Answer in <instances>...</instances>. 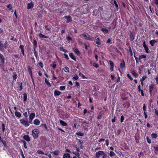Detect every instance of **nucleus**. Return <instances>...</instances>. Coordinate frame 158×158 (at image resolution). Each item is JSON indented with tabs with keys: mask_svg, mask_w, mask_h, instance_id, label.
<instances>
[{
	"mask_svg": "<svg viewBox=\"0 0 158 158\" xmlns=\"http://www.w3.org/2000/svg\"><path fill=\"white\" fill-rule=\"evenodd\" d=\"M40 122L37 118L35 119L33 121V123L36 125H39L40 124Z\"/></svg>",
	"mask_w": 158,
	"mask_h": 158,
	"instance_id": "obj_19",
	"label": "nucleus"
},
{
	"mask_svg": "<svg viewBox=\"0 0 158 158\" xmlns=\"http://www.w3.org/2000/svg\"><path fill=\"white\" fill-rule=\"evenodd\" d=\"M101 30L102 31L104 34H106L108 32V30L106 28H102L101 29Z\"/></svg>",
	"mask_w": 158,
	"mask_h": 158,
	"instance_id": "obj_36",
	"label": "nucleus"
},
{
	"mask_svg": "<svg viewBox=\"0 0 158 158\" xmlns=\"http://www.w3.org/2000/svg\"><path fill=\"white\" fill-rule=\"evenodd\" d=\"M155 79L156 80V84H158V74L156 76Z\"/></svg>",
	"mask_w": 158,
	"mask_h": 158,
	"instance_id": "obj_61",
	"label": "nucleus"
},
{
	"mask_svg": "<svg viewBox=\"0 0 158 158\" xmlns=\"http://www.w3.org/2000/svg\"><path fill=\"white\" fill-rule=\"evenodd\" d=\"M39 36L40 38H48L49 37L48 36L45 35L41 33H40L39 34Z\"/></svg>",
	"mask_w": 158,
	"mask_h": 158,
	"instance_id": "obj_16",
	"label": "nucleus"
},
{
	"mask_svg": "<svg viewBox=\"0 0 158 158\" xmlns=\"http://www.w3.org/2000/svg\"><path fill=\"white\" fill-rule=\"evenodd\" d=\"M0 59L1 60L2 63H4L5 62V58L3 55L0 53Z\"/></svg>",
	"mask_w": 158,
	"mask_h": 158,
	"instance_id": "obj_22",
	"label": "nucleus"
},
{
	"mask_svg": "<svg viewBox=\"0 0 158 158\" xmlns=\"http://www.w3.org/2000/svg\"><path fill=\"white\" fill-rule=\"evenodd\" d=\"M146 104H143V109L144 111V113L146 112Z\"/></svg>",
	"mask_w": 158,
	"mask_h": 158,
	"instance_id": "obj_53",
	"label": "nucleus"
},
{
	"mask_svg": "<svg viewBox=\"0 0 158 158\" xmlns=\"http://www.w3.org/2000/svg\"><path fill=\"white\" fill-rule=\"evenodd\" d=\"M154 85L152 84L151 85H150L149 86V92L150 94H152V91L154 88Z\"/></svg>",
	"mask_w": 158,
	"mask_h": 158,
	"instance_id": "obj_11",
	"label": "nucleus"
},
{
	"mask_svg": "<svg viewBox=\"0 0 158 158\" xmlns=\"http://www.w3.org/2000/svg\"><path fill=\"white\" fill-rule=\"evenodd\" d=\"M75 134L77 135L82 136L84 135V133L83 132H77Z\"/></svg>",
	"mask_w": 158,
	"mask_h": 158,
	"instance_id": "obj_43",
	"label": "nucleus"
},
{
	"mask_svg": "<svg viewBox=\"0 0 158 158\" xmlns=\"http://www.w3.org/2000/svg\"><path fill=\"white\" fill-rule=\"evenodd\" d=\"M23 115H24V116L25 117V119H27L28 115H27V112H24L23 113Z\"/></svg>",
	"mask_w": 158,
	"mask_h": 158,
	"instance_id": "obj_55",
	"label": "nucleus"
},
{
	"mask_svg": "<svg viewBox=\"0 0 158 158\" xmlns=\"http://www.w3.org/2000/svg\"><path fill=\"white\" fill-rule=\"evenodd\" d=\"M8 45L7 42V41H6L4 44L3 45V47H4L5 49L7 48V46Z\"/></svg>",
	"mask_w": 158,
	"mask_h": 158,
	"instance_id": "obj_54",
	"label": "nucleus"
},
{
	"mask_svg": "<svg viewBox=\"0 0 158 158\" xmlns=\"http://www.w3.org/2000/svg\"><path fill=\"white\" fill-rule=\"evenodd\" d=\"M73 51L78 56H80L81 55L80 52L77 48H73Z\"/></svg>",
	"mask_w": 158,
	"mask_h": 158,
	"instance_id": "obj_12",
	"label": "nucleus"
},
{
	"mask_svg": "<svg viewBox=\"0 0 158 158\" xmlns=\"http://www.w3.org/2000/svg\"><path fill=\"white\" fill-rule=\"evenodd\" d=\"M127 76L128 78H129L131 81L133 80V78L129 74H127Z\"/></svg>",
	"mask_w": 158,
	"mask_h": 158,
	"instance_id": "obj_51",
	"label": "nucleus"
},
{
	"mask_svg": "<svg viewBox=\"0 0 158 158\" xmlns=\"http://www.w3.org/2000/svg\"><path fill=\"white\" fill-rule=\"evenodd\" d=\"M146 139L148 143L149 144H150L151 143V140L148 136L146 137Z\"/></svg>",
	"mask_w": 158,
	"mask_h": 158,
	"instance_id": "obj_49",
	"label": "nucleus"
},
{
	"mask_svg": "<svg viewBox=\"0 0 158 158\" xmlns=\"http://www.w3.org/2000/svg\"><path fill=\"white\" fill-rule=\"evenodd\" d=\"M34 7V4L32 2L29 3L27 5V9L28 10Z\"/></svg>",
	"mask_w": 158,
	"mask_h": 158,
	"instance_id": "obj_9",
	"label": "nucleus"
},
{
	"mask_svg": "<svg viewBox=\"0 0 158 158\" xmlns=\"http://www.w3.org/2000/svg\"><path fill=\"white\" fill-rule=\"evenodd\" d=\"M15 116L18 118H20L21 116V114L20 112L15 111Z\"/></svg>",
	"mask_w": 158,
	"mask_h": 158,
	"instance_id": "obj_25",
	"label": "nucleus"
},
{
	"mask_svg": "<svg viewBox=\"0 0 158 158\" xmlns=\"http://www.w3.org/2000/svg\"><path fill=\"white\" fill-rule=\"evenodd\" d=\"M51 153H53L55 155L58 156L59 154V151L58 150H55L53 152H51Z\"/></svg>",
	"mask_w": 158,
	"mask_h": 158,
	"instance_id": "obj_37",
	"label": "nucleus"
},
{
	"mask_svg": "<svg viewBox=\"0 0 158 158\" xmlns=\"http://www.w3.org/2000/svg\"><path fill=\"white\" fill-rule=\"evenodd\" d=\"M70 155L68 153H64L63 157V158H70Z\"/></svg>",
	"mask_w": 158,
	"mask_h": 158,
	"instance_id": "obj_20",
	"label": "nucleus"
},
{
	"mask_svg": "<svg viewBox=\"0 0 158 158\" xmlns=\"http://www.w3.org/2000/svg\"><path fill=\"white\" fill-rule=\"evenodd\" d=\"M19 48L21 49V52L23 54V56H24V47L23 45H21L19 47Z\"/></svg>",
	"mask_w": 158,
	"mask_h": 158,
	"instance_id": "obj_26",
	"label": "nucleus"
},
{
	"mask_svg": "<svg viewBox=\"0 0 158 158\" xmlns=\"http://www.w3.org/2000/svg\"><path fill=\"white\" fill-rule=\"evenodd\" d=\"M81 123L83 126H84L85 125H88L89 124V121L85 120L82 122H81Z\"/></svg>",
	"mask_w": 158,
	"mask_h": 158,
	"instance_id": "obj_44",
	"label": "nucleus"
},
{
	"mask_svg": "<svg viewBox=\"0 0 158 158\" xmlns=\"http://www.w3.org/2000/svg\"><path fill=\"white\" fill-rule=\"evenodd\" d=\"M45 82L48 87H49L51 86V85L50 83L48 81V80L47 78L45 79Z\"/></svg>",
	"mask_w": 158,
	"mask_h": 158,
	"instance_id": "obj_23",
	"label": "nucleus"
},
{
	"mask_svg": "<svg viewBox=\"0 0 158 158\" xmlns=\"http://www.w3.org/2000/svg\"><path fill=\"white\" fill-rule=\"evenodd\" d=\"M12 77L13 78V82H15L16 81V79L17 78V75L16 72H14L13 73Z\"/></svg>",
	"mask_w": 158,
	"mask_h": 158,
	"instance_id": "obj_14",
	"label": "nucleus"
},
{
	"mask_svg": "<svg viewBox=\"0 0 158 158\" xmlns=\"http://www.w3.org/2000/svg\"><path fill=\"white\" fill-rule=\"evenodd\" d=\"M39 132V130L37 129H34L32 130V134L34 139H36L38 137V135Z\"/></svg>",
	"mask_w": 158,
	"mask_h": 158,
	"instance_id": "obj_2",
	"label": "nucleus"
},
{
	"mask_svg": "<svg viewBox=\"0 0 158 158\" xmlns=\"http://www.w3.org/2000/svg\"><path fill=\"white\" fill-rule=\"evenodd\" d=\"M37 153L39 154H44V153L40 150H38Z\"/></svg>",
	"mask_w": 158,
	"mask_h": 158,
	"instance_id": "obj_52",
	"label": "nucleus"
},
{
	"mask_svg": "<svg viewBox=\"0 0 158 158\" xmlns=\"http://www.w3.org/2000/svg\"><path fill=\"white\" fill-rule=\"evenodd\" d=\"M114 4L115 8L116 9V10L118 11V4L117 3V2L115 0H114Z\"/></svg>",
	"mask_w": 158,
	"mask_h": 158,
	"instance_id": "obj_30",
	"label": "nucleus"
},
{
	"mask_svg": "<svg viewBox=\"0 0 158 158\" xmlns=\"http://www.w3.org/2000/svg\"><path fill=\"white\" fill-rule=\"evenodd\" d=\"M79 142H78L77 144L79 146V148L81 149H83V146L82 145V143L81 142V140L80 139H78Z\"/></svg>",
	"mask_w": 158,
	"mask_h": 158,
	"instance_id": "obj_15",
	"label": "nucleus"
},
{
	"mask_svg": "<svg viewBox=\"0 0 158 158\" xmlns=\"http://www.w3.org/2000/svg\"><path fill=\"white\" fill-rule=\"evenodd\" d=\"M21 142L23 143L24 147L25 149H27V143L24 139H21Z\"/></svg>",
	"mask_w": 158,
	"mask_h": 158,
	"instance_id": "obj_24",
	"label": "nucleus"
},
{
	"mask_svg": "<svg viewBox=\"0 0 158 158\" xmlns=\"http://www.w3.org/2000/svg\"><path fill=\"white\" fill-rule=\"evenodd\" d=\"M69 56L72 59L75 61H76V58H75V57L74 56V55L73 54V53H69Z\"/></svg>",
	"mask_w": 158,
	"mask_h": 158,
	"instance_id": "obj_17",
	"label": "nucleus"
},
{
	"mask_svg": "<svg viewBox=\"0 0 158 158\" xmlns=\"http://www.w3.org/2000/svg\"><path fill=\"white\" fill-rule=\"evenodd\" d=\"M109 63L110 64V70L111 72L114 71V64L112 61L109 60Z\"/></svg>",
	"mask_w": 158,
	"mask_h": 158,
	"instance_id": "obj_8",
	"label": "nucleus"
},
{
	"mask_svg": "<svg viewBox=\"0 0 158 158\" xmlns=\"http://www.w3.org/2000/svg\"><path fill=\"white\" fill-rule=\"evenodd\" d=\"M143 46L144 48V49L145 51L147 53H149V48L148 47L147 45L146 44V42L145 41H144L143 42Z\"/></svg>",
	"mask_w": 158,
	"mask_h": 158,
	"instance_id": "obj_5",
	"label": "nucleus"
},
{
	"mask_svg": "<svg viewBox=\"0 0 158 158\" xmlns=\"http://www.w3.org/2000/svg\"><path fill=\"white\" fill-rule=\"evenodd\" d=\"M80 36H82L84 37L86 40L93 41V37L90 35L86 33H83L80 35Z\"/></svg>",
	"mask_w": 158,
	"mask_h": 158,
	"instance_id": "obj_1",
	"label": "nucleus"
},
{
	"mask_svg": "<svg viewBox=\"0 0 158 158\" xmlns=\"http://www.w3.org/2000/svg\"><path fill=\"white\" fill-rule=\"evenodd\" d=\"M33 44L34 47V48H36L37 47V42L35 39L33 40Z\"/></svg>",
	"mask_w": 158,
	"mask_h": 158,
	"instance_id": "obj_32",
	"label": "nucleus"
},
{
	"mask_svg": "<svg viewBox=\"0 0 158 158\" xmlns=\"http://www.w3.org/2000/svg\"><path fill=\"white\" fill-rule=\"evenodd\" d=\"M124 120V117L123 115H121L120 118V122L121 123H122L123 122Z\"/></svg>",
	"mask_w": 158,
	"mask_h": 158,
	"instance_id": "obj_63",
	"label": "nucleus"
},
{
	"mask_svg": "<svg viewBox=\"0 0 158 158\" xmlns=\"http://www.w3.org/2000/svg\"><path fill=\"white\" fill-rule=\"evenodd\" d=\"M20 123L25 127H27L29 125V124L28 121V119H21L20 120Z\"/></svg>",
	"mask_w": 158,
	"mask_h": 158,
	"instance_id": "obj_3",
	"label": "nucleus"
},
{
	"mask_svg": "<svg viewBox=\"0 0 158 158\" xmlns=\"http://www.w3.org/2000/svg\"><path fill=\"white\" fill-rule=\"evenodd\" d=\"M125 63L124 60H123L122 62L120 64V67L121 69H123L125 68Z\"/></svg>",
	"mask_w": 158,
	"mask_h": 158,
	"instance_id": "obj_13",
	"label": "nucleus"
},
{
	"mask_svg": "<svg viewBox=\"0 0 158 158\" xmlns=\"http://www.w3.org/2000/svg\"><path fill=\"white\" fill-rule=\"evenodd\" d=\"M64 71L66 73H68L69 71V68L68 67H65L63 68Z\"/></svg>",
	"mask_w": 158,
	"mask_h": 158,
	"instance_id": "obj_41",
	"label": "nucleus"
},
{
	"mask_svg": "<svg viewBox=\"0 0 158 158\" xmlns=\"http://www.w3.org/2000/svg\"><path fill=\"white\" fill-rule=\"evenodd\" d=\"M115 155V153L113 151H110V152L109 156L110 157L114 156Z\"/></svg>",
	"mask_w": 158,
	"mask_h": 158,
	"instance_id": "obj_50",
	"label": "nucleus"
},
{
	"mask_svg": "<svg viewBox=\"0 0 158 158\" xmlns=\"http://www.w3.org/2000/svg\"><path fill=\"white\" fill-rule=\"evenodd\" d=\"M65 89V86H61L59 88V89L60 90H64Z\"/></svg>",
	"mask_w": 158,
	"mask_h": 158,
	"instance_id": "obj_47",
	"label": "nucleus"
},
{
	"mask_svg": "<svg viewBox=\"0 0 158 158\" xmlns=\"http://www.w3.org/2000/svg\"><path fill=\"white\" fill-rule=\"evenodd\" d=\"M72 153L73 154H74L76 156L78 157V158L80 157V155L79 152H72Z\"/></svg>",
	"mask_w": 158,
	"mask_h": 158,
	"instance_id": "obj_45",
	"label": "nucleus"
},
{
	"mask_svg": "<svg viewBox=\"0 0 158 158\" xmlns=\"http://www.w3.org/2000/svg\"><path fill=\"white\" fill-rule=\"evenodd\" d=\"M128 51L130 52L131 56H132L133 55V53L131 47H129Z\"/></svg>",
	"mask_w": 158,
	"mask_h": 158,
	"instance_id": "obj_60",
	"label": "nucleus"
},
{
	"mask_svg": "<svg viewBox=\"0 0 158 158\" xmlns=\"http://www.w3.org/2000/svg\"><path fill=\"white\" fill-rule=\"evenodd\" d=\"M59 50L60 51H62L64 53H67L69 52L67 50L64 49L62 47H60Z\"/></svg>",
	"mask_w": 158,
	"mask_h": 158,
	"instance_id": "obj_33",
	"label": "nucleus"
},
{
	"mask_svg": "<svg viewBox=\"0 0 158 158\" xmlns=\"http://www.w3.org/2000/svg\"><path fill=\"white\" fill-rule=\"evenodd\" d=\"M151 135L153 139H156L157 137V135L156 133H152Z\"/></svg>",
	"mask_w": 158,
	"mask_h": 158,
	"instance_id": "obj_42",
	"label": "nucleus"
},
{
	"mask_svg": "<svg viewBox=\"0 0 158 158\" xmlns=\"http://www.w3.org/2000/svg\"><path fill=\"white\" fill-rule=\"evenodd\" d=\"M64 18L66 19V23H68L69 22H72V17L70 15L65 16L64 17Z\"/></svg>",
	"mask_w": 158,
	"mask_h": 158,
	"instance_id": "obj_6",
	"label": "nucleus"
},
{
	"mask_svg": "<svg viewBox=\"0 0 158 158\" xmlns=\"http://www.w3.org/2000/svg\"><path fill=\"white\" fill-rule=\"evenodd\" d=\"M35 114L34 113H31V114L29 115V118L31 119H33V118L35 117Z\"/></svg>",
	"mask_w": 158,
	"mask_h": 158,
	"instance_id": "obj_28",
	"label": "nucleus"
},
{
	"mask_svg": "<svg viewBox=\"0 0 158 158\" xmlns=\"http://www.w3.org/2000/svg\"><path fill=\"white\" fill-rule=\"evenodd\" d=\"M18 85H19L20 89L19 90L21 91L23 89L22 83V82H18Z\"/></svg>",
	"mask_w": 158,
	"mask_h": 158,
	"instance_id": "obj_40",
	"label": "nucleus"
},
{
	"mask_svg": "<svg viewBox=\"0 0 158 158\" xmlns=\"http://www.w3.org/2000/svg\"><path fill=\"white\" fill-rule=\"evenodd\" d=\"M6 7L7 8H8L9 9V10L10 11L11 10H12V6L10 4H9V5H7Z\"/></svg>",
	"mask_w": 158,
	"mask_h": 158,
	"instance_id": "obj_48",
	"label": "nucleus"
},
{
	"mask_svg": "<svg viewBox=\"0 0 158 158\" xmlns=\"http://www.w3.org/2000/svg\"><path fill=\"white\" fill-rule=\"evenodd\" d=\"M61 92L59 91L55 90L54 92V96H58L60 94Z\"/></svg>",
	"mask_w": 158,
	"mask_h": 158,
	"instance_id": "obj_18",
	"label": "nucleus"
},
{
	"mask_svg": "<svg viewBox=\"0 0 158 158\" xmlns=\"http://www.w3.org/2000/svg\"><path fill=\"white\" fill-rule=\"evenodd\" d=\"M146 58V55H141L139 56L138 60H139L145 58Z\"/></svg>",
	"mask_w": 158,
	"mask_h": 158,
	"instance_id": "obj_35",
	"label": "nucleus"
},
{
	"mask_svg": "<svg viewBox=\"0 0 158 158\" xmlns=\"http://www.w3.org/2000/svg\"><path fill=\"white\" fill-rule=\"evenodd\" d=\"M104 154V152L102 151H99L97 152L95 154V158H99L100 156L103 155Z\"/></svg>",
	"mask_w": 158,
	"mask_h": 158,
	"instance_id": "obj_4",
	"label": "nucleus"
},
{
	"mask_svg": "<svg viewBox=\"0 0 158 158\" xmlns=\"http://www.w3.org/2000/svg\"><path fill=\"white\" fill-rule=\"evenodd\" d=\"M132 74L135 77H137L138 76V74L135 72L134 71H132L131 72Z\"/></svg>",
	"mask_w": 158,
	"mask_h": 158,
	"instance_id": "obj_38",
	"label": "nucleus"
},
{
	"mask_svg": "<svg viewBox=\"0 0 158 158\" xmlns=\"http://www.w3.org/2000/svg\"><path fill=\"white\" fill-rule=\"evenodd\" d=\"M3 49V44L1 41H0V50L2 51Z\"/></svg>",
	"mask_w": 158,
	"mask_h": 158,
	"instance_id": "obj_56",
	"label": "nucleus"
},
{
	"mask_svg": "<svg viewBox=\"0 0 158 158\" xmlns=\"http://www.w3.org/2000/svg\"><path fill=\"white\" fill-rule=\"evenodd\" d=\"M76 85H74V87L77 86V88H79L80 87L79 83L77 81H76L75 82Z\"/></svg>",
	"mask_w": 158,
	"mask_h": 158,
	"instance_id": "obj_57",
	"label": "nucleus"
},
{
	"mask_svg": "<svg viewBox=\"0 0 158 158\" xmlns=\"http://www.w3.org/2000/svg\"><path fill=\"white\" fill-rule=\"evenodd\" d=\"M27 69L28 72L29 74H31L32 73V71L31 70V67L30 66L28 65L27 66Z\"/></svg>",
	"mask_w": 158,
	"mask_h": 158,
	"instance_id": "obj_34",
	"label": "nucleus"
},
{
	"mask_svg": "<svg viewBox=\"0 0 158 158\" xmlns=\"http://www.w3.org/2000/svg\"><path fill=\"white\" fill-rule=\"evenodd\" d=\"M135 34H134L131 31L130 32L129 36L130 37V40L131 41H132L135 39Z\"/></svg>",
	"mask_w": 158,
	"mask_h": 158,
	"instance_id": "obj_7",
	"label": "nucleus"
},
{
	"mask_svg": "<svg viewBox=\"0 0 158 158\" xmlns=\"http://www.w3.org/2000/svg\"><path fill=\"white\" fill-rule=\"evenodd\" d=\"M66 39L68 41H70V40L72 41V38L69 36H68L67 37Z\"/></svg>",
	"mask_w": 158,
	"mask_h": 158,
	"instance_id": "obj_64",
	"label": "nucleus"
},
{
	"mask_svg": "<svg viewBox=\"0 0 158 158\" xmlns=\"http://www.w3.org/2000/svg\"><path fill=\"white\" fill-rule=\"evenodd\" d=\"M93 65L95 68H98L99 67V65L96 63H94Z\"/></svg>",
	"mask_w": 158,
	"mask_h": 158,
	"instance_id": "obj_59",
	"label": "nucleus"
},
{
	"mask_svg": "<svg viewBox=\"0 0 158 158\" xmlns=\"http://www.w3.org/2000/svg\"><path fill=\"white\" fill-rule=\"evenodd\" d=\"M79 75L82 77L83 79H87V77L85 76L84 74H82L80 72L79 73Z\"/></svg>",
	"mask_w": 158,
	"mask_h": 158,
	"instance_id": "obj_39",
	"label": "nucleus"
},
{
	"mask_svg": "<svg viewBox=\"0 0 158 158\" xmlns=\"http://www.w3.org/2000/svg\"><path fill=\"white\" fill-rule=\"evenodd\" d=\"M2 131L3 133H4L5 131V124L4 123H2Z\"/></svg>",
	"mask_w": 158,
	"mask_h": 158,
	"instance_id": "obj_46",
	"label": "nucleus"
},
{
	"mask_svg": "<svg viewBox=\"0 0 158 158\" xmlns=\"http://www.w3.org/2000/svg\"><path fill=\"white\" fill-rule=\"evenodd\" d=\"M41 126H42V128H44V129H45V131H49V129H48V127H47L46 124H41Z\"/></svg>",
	"mask_w": 158,
	"mask_h": 158,
	"instance_id": "obj_21",
	"label": "nucleus"
},
{
	"mask_svg": "<svg viewBox=\"0 0 158 158\" xmlns=\"http://www.w3.org/2000/svg\"><path fill=\"white\" fill-rule=\"evenodd\" d=\"M106 144V146H108L109 143V141L108 139H106L105 140Z\"/></svg>",
	"mask_w": 158,
	"mask_h": 158,
	"instance_id": "obj_62",
	"label": "nucleus"
},
{
	"mask_svg": "<svg viewBox=\"0 0 158 158\" xmlns=\"http://www.w3.org/2000/svg\"><path fill=\"white\" fill-rule=\"evenodd\" d=\"M156 42V41L155 40H152L149 41L152 46H153L155 44Z\"/></svg>",
	"mask_w": 158,
	"mask_h": 158,
	"instance_id": "obj_27",
	"label": "nucleus"
},
{
	"mask_svg": "<svg viewBox=\"0 0 158 158\" xmlns=\"http://www.w3.org/2000/svg\"><path fill=\"white\" fill-rule=\"evenodd\" d=\"M23 139H24V140H26L27 142H29L31 140L30 137L28 135H24L23 136Z\"/></svg>",
	"mask_w": 158,
	"mask_h": 158,
	"instance_id": "obj_10",
	"label": "nucleus"
},
{
	"mask_svg": "<svg viewBox=\"0 0 158 158\" xmlns=\"http://www.w3.org/2000/svg\"><path fill=\"white\" fill-rule=\"evenodd\" d=\"M147 77L146 76L144 75L143 77L142 78L140 79V81H144Z\"/></svg>",
	"mask_w": 158,
	"mask_h": 158,
	"instance_id": "obj_58",
	"label": "nucleus"
},
{
	"mask_svg": "<svg viewBox=\"0 0 158 158\" xmlns=\"http://www.w3.org/2000/svg\"><path fill=\"white\" fill-rule=\"evenodd\" d=\"M23 101L24 102H25L27 99V94L25 93H24L23 94ZM24 103H25V102H24Z\"/></svg>",
	"mask_w": 158,
	"mask_h": 158,
	"instance_id": "obj_31",
	"label": "nucleus"
},
{
	"mask_svg": "<svg viewBox=\"0 0 158 158\" xmlns=\"http://www.w3.org/2000/svg\"><path fill=\"white\" fill-rule=\"evenodd\" d=\"M60 124L63 126H66L67 125V123L62 120H60Z\"/></svg>",
	"mask_w": 158,
	"mask_h": 158,
	"instance_id": "obj_29",
	"label": "nucleus"
}]
</instances>
